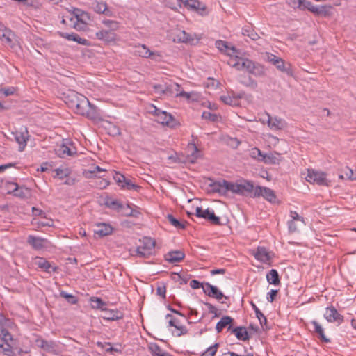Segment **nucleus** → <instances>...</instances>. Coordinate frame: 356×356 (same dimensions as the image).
<instances>
[{
    "instance_id": "nucleus-1",
    "label": "nucleus",
    "mask_w": 356,
    "mask_h": 356,
    "mask_svg": "<svg viewBox=\"0 0 356 356\" xmlns=\"http://www.w3.org/2000/svg\"><path fill=\"white\" fill-rule=\"evenodd\" d=\"M65 103L77 114L92 118L93 108L88 99L74 90H69L66 94Z\"/></svg>"
},
{
    "instance_id": "nucleus-2",
    "label": "nucleus",
    "mask_w": 356,
    "mask_h": 356,
    "mask_svg": "<svg viewBox=\"0 0 356 356\" xmlns=\"http://www.w3.org/2000/svg\"><path fill=\"white\" fill-rule=\"evenodd\" d=\"M113 179L120 190L138 192L141 189V186L134 183L131 179L118 171L113 170Z\"/></svg>"
},
{
    "instance_id": "nucleus-3",
    "label": "nucleus",
    "mask_w": 356,
    "mask_h": 356,
    "mask_svg": "<svg viewBox=\"0 0 356 356\" xmlns=\"http://www.w3.org/2000/svg\"><path fill=\"white\" fill-rule=\"evenodd\" d=\"M133 207H136L129 202L124 203L119 200H113V211H116L120 216L137 218L140 213Z\"/></svg>"
},
{
    "instance_id": "nucleus-4",
    "label": "nucleus",
    "mask_w": 356,
    "mask_h": 356,
    "mask_svg": "<svg viewBox=\"0 0 356 356\" xmlns=\"http://www.w3.org/2000/svg\"><path fill=\"white\" fill-rule=\"evenodd\" d=\"M228 63L238 70H245L249 74H252L254 67H256V65L258 63H255L248 58L236 56L234 58L231 57Z\"/></svg>"
},
{
    "instance_id": "nucleus-5",
    "label": "nucleus",
    "mask_w": 356,
    "mask_h": 356,
    "mask_svg": "<svg viewBox=\"0 0 356 356\" xmlns=\"http://www.w3.org/2000/svg\"><path fill=\"white\" fill-rule=\"evenodd\" d=\"M305 179L311 184L319 186H328L330 184V181L327 178L326 173L317 171L314 169L307 170V174L305 177Z\"/></svg>"
},
{
    "instance_id": "nucleus-6",
    "label": "nucleus",
    "mask_w": 356,
    "mask_h": 356,
    "mask_svg": "<svg viewBox=\"0 0 356 356\" xmlns=\"http://www.w3.org/2000/svg\"><path fill=\"white\" fill-rule=\"evenodd\" d=\"M140 243L136 250L137 256L145 258L152 254L155 247L154 240L150 237H144Z\"/></svg>"
},
{
    "instance_id": "nucleus-7",
    "label": "nucleus",
    "mask_w": 356,
    "mask_h": 356,
    "mask_svg": "<svg viewBox=\"0 0 356 356\" xmlns=\"http://www.w3.org/2000/svg\"><path fill=\"white\" fill-rule=\"evenodd\" d=\"M195 216L197 218H202L208 220L212 225H222L220 218L216 216L213 210L209 208L207 209H203L202 207H197L195 209Z\"/></svg>"
},
{
    "instance_id": "nucleus-8",
    "label": "nucleus",
    "mask_w": 356,
    "mask_h": 356,
    "mask_svg": "<svg viewBox=\"0 0 356 356\" xmlns=\"http://www.w3.org/2000/svg\"><path fill=\"white\" fill-rule=\"evenodd\" d=\"M12 134L15 138V140L19 145V151H24L30 137L27 128L22 127L19 130H16L15 131L12 132Z\"/></svg>"
},
{
    "instance_id": "nucleus-9",
    "label": "nucleus",
    "mask_w": 356,
    "mask_h": 356,
    "mask_svg": "<svg viewBox=\"0 0 356 356\" xmlns=\"http://www.w3.org/2000/svg\"><path fill=\"white\" fill-rule=\"evenodd\" d=\"M262 196L264 198H265L266 200H268L270 202H275L276 201V195L274 193V191L267 187H263V186H256L254 190V197H257Z\"/></svg>"
},
{
    "instance_id": "nucleus-10",
    "label": "nucleus",
    "mask_w": 356,
    "mask_h": 356,
    "mask_svg": "<svg viewBox=\"0 0 356 356\" xmlns=\"http://www.w3.org/2000/svg\"><path fill=\"white\" fill-rule=\"evenodd\" d=\"M6 185L7 188L14 186L12 191L9 192V193H12L14 196L22 199H27L31 196V191L28 188L19 186V185L15 182H7Z\"/></svg>"
},
{
    "instance_id": "nucleus-11",
    "label": "nucleus",
    "mask_w": 356,
    "mask_h": 356,
    "mask_svg": "<svg viewBox=\"0 0 356 356\" xmlns=\"http://www.w3.org/2000/svg\"><path fill=\"white\" fill-rule=\"evenodd\" d=\"M202 289L206 295L216 300H221L223 298L226 300L228 299V297L225 296L217 286H213L209 282H206L202 286Z\"/></svg>"
},
{
    "instance_id": "nucleus-12",
    "label": "nucleus",
    "mask_w": 356,
    "mask_h": 356,
    "mask_svg": "<svg viewBox=\"0 0 356 356\" xmlns=\"http://www.w3.org/2000/svg\"><path fill=\"white\" fill-rule=\"evenodd\" d=\"M156 120L158 123L166 125L171 128H175L179 124L178 121L172 116V115L164 111L161 113V115Z\"/></svg>"
},
{
    "instance_id": "nucleus-13",
    "label": "nucleus",
    "mask_w": 356,
    "mask_h": 356,
    "mask_svg": "<svg viewBox=\"0 0 356 356\" xmlns=\"http://www.w3.org/2000/svg\"><path fill=\"white\" fill-rule=\"evenodd\" d=\"M134 54L143 58L156 59L155 56H161L156 52L151 51L145 44H138L134 47Z\"/></svg>"
},
{
    "instance_id": "nucleus-14",
    "label": "nucleus",
    "mask_w": 356,
    "mask_h": 356,
    "mask_svg": "<svg viewBox=\"0 0 356 356\" xmlns=\"http://www.w3.org/2000/svg\"><path fill=\"white\" fill-rule=\"evenodd\" d=\"M324 317L328 322H337L340 324L343 321V316L333 306L325 309Z\"/></svg>"
},
{
    "instance_id": "nucleus-15",
    "label": "nucleus",
    "mask_w": 356,
    "mask_h": 356,
    "mask_svg": "<svg viewBox=\"0 0 356 356\" xmlns=\"http://www.w3.org/2000/svg\"><path fill=\"white\" fill-rule=\"evenodd\" d=\"M244 96L243 92L236 95L232 92V95L229 93L224 95H221L220 99L225 104L232 106H238L240 104V99Z\"/></svg>"
},
{
    "instance_id": "nucleus-16",
    "label": "nucleus",
    "mask_w": 356,
    "mask_h": 356,
    "mask_svg": "<svg viewBox=\"0 0 356 356\" xmlns=\"http://www.w3.org/2000/svg\"><path fill=\"white\" fill-rule=\"evenodd\" d=\"M27 243L35 250H40L46 248L48 241L45 238L29 235L27 237Z\"/></svg>"
},
{
    "instance_id": "nucleus-17",
    "label": "nucleus",
    "mask_w": 356,
    "mask_h": 356,
    "mask_svg": "<svg viewBox=\"0 0 356 356\" xmlns=\"http://www.w3.org/2000/svg\"><path fill=\"white\" fill-rule=\"evenodd\" d=\"M253 255L257 260L262 263H268L272 259L271 252L265 247L259 246Z\"/></svg>"
},
{
    "instance_id": "nucleus-18",
    "label": "nucleus",
    "mask_w": 356,
    "mask_h": 356,
    "mask_svg": "<svg viewBox=\"0 0 356 356\" xmlns=\"http://www.w3.org/2000/svg\"><path fill=\"white\" fill-rule=\"evenodd\" d=\"M35 265L47 273L56 272L58 269V266H53L50 262L43 257H37L35 259Z\"/></svg>"
},
{
    "instance_id": "nucleus-19",
    "label": "nucleus",
    "mask_w": 356,
    "mask_h": 356,
    "mask_svg": "<svg viewBox=\"0 0 356 356\" xmlns=\"http://www.w3.org/2000/svg\"><path fill=\"white\" fill-rule=\"evenodd\" d=\"M185 257V254L181 250H172L165 254V259L170 264L180 262Z\"/></svg>"
},
{
    "instance_id": "nucleus-20",
    "label": "nucleus",
    "mask_w": 356,
    "mask_h": 356,
    "mask_svg": "<svg viewBox=\"0 0 356 356\" xmlns=\"http://www.w3.org/2000/svg\"><path fill=\"white\" fill-rule=\"evenodd\" d=\"M58 35L67 40H72L76 42L78 44H83V45H88L89 42L88 40L85 38H81L78 34L72 33H67L63 32H58Z\"/></svg>"
},
{
    "instance_id": "nucleus-21",
    "label": "nucleus",
    "mask_w": 356,
    "mask_h": 356,
    "mask_svg": "<svg viewBox=\"0 0 356 356\" xmlns=\"http://www.w3.org/2000/svg\"><path fill=\"white\" fill-rule=\"evenodd\" d=\"M94 232L99 237L108 236L111 234V225L104 222H98L95 225Z\"/></svg>"
},
{
    "instance_id": "nucleus-22",
    "label": "nucleus",
    "mask_w": 356,
    "mask_h": 356,
    "mask_svg": "<svg viewBox=\"0 0 356 356\" xmlns=\"http://www.w3.org/2000/svg\"><path fill=\"white\" fill-rule=\"evenodd\" d=\"M233 318L229 316H225L217 323L216 325V330L218 333L222 332V330L228 325V330H232V323Z\"/></svg>"
},
{
    "instance_id": "nucleus-23",
    "label": "nucleus",
    "mask_w": 356,
    "mask_h": 356,
    "mask_svg": "<svg viewBox=\"0 0 356 356\" xmlns=\"http://www.w3.org/2000/svg\"><path fill=\"white\" fill-rule=\"evenodd\" d=\"M279 156L280 154L277 153L263 154L262 157L260 159V161L268 165L279 164L280 161Z\"/></svg>"
},
{
    "instance_id": "nucleus-24",
    "label": "nucleus",
    "mask_w": 356,
    "mask_h": 356,
    "mask_svg": "<svg viewBox=\"0 0 356 356\" xmlns=\"http://www.w3.org/2000/svg\"><path fill=\"white\" fill-rule=\"evenodd\" d=\"M216 47L220 51L224 52L230 56H232V54L237 52V50L234 47H229L227 42L222 40H217L216 42Z\"/></svg>"
},
{
    "instance_id": "nucleus-25",
    "label": "nucleus",
    "mask_w": 356,
    "mask_h": 356,
    "mask_svg": "<svg viewBox=\"0 0 356 356\" xmlns=\"http://www.w3.org/2000/svg\"><path fill=\"white\" fill-rule=\"evenodd\" d=\"M210 181L211 182L208 185L209 192L217 193L219 195L224 196L222 179L218 181L210 179Z\"/></svg>"
},
{
    "instance_id": "nucleus-26",
    "label": "nucleus",
    "mask_w": 356,
    "mask_h": 356,
    "mask_svg": "<svg viewBox=\"0 0 356 356\" xmlns=\"http://www.w3.org/2000/svg\"><path fill=\"white\" fill-rule=\"evenodd\" d=\"M231 332L234 334L238 340L248 341L250 338L249 334L245 327L240 326L232 328Z\"/></svg>"
},
{
    "instance_id": "nucleus-27",
    "label": "nucleus",
    "mask_w": 356,
    "mask_h": 356,
    "mask_svg": "<svg viewBox=\"0 0 356 356\" xmlns=\"http://www.w3.org/2000/svg\"><path fill=\"white\" fill-rule=\"evenodd\" d=\"M37 344L38 346L43 349L44 350L49 352V353H53L56 350V344L52 341H47L44 339H38L37 340Z\"/></svg>"
},
{
    "instance_id": "nucleus-28",
    "label": "nucleus",
    "mask_w": 356,
    "mask_h": 356,
    "mask_svg": "<svg viewBox=\"0 0 356 356\" xmlns=\"http://www.w3.org/2000/svg\"><path fill=\"white\" fill-rule=\"evenodd\" d=\"M242 34L253 41H256L260 38L251 24L245 25L243 27Z\"/></svg>"
},
{
    "instance_id": "nucleus-29",
    "label": "nucleus",
    "mask_w": 356,
    "mask_h": 356,
    "mask_svg": "<svg viewBox=\"0 0 356 356\" xmlns=\"http://www.w3.org/2000/svg\"><path fill=\"white\" fill-rule=\"evenodd\" d=\"M312 324L314 326V332L318 334V337L325 343H330V340L325 337L324 330L322 326L316 321H312Z\"/></svg>"
},
{
    "instance_id": "nucleus-30",
    "label": "nucleus",
    "mask_w": 356,
    "mask_h": 356,
    "mask_svg": "<svg viewBox=\"0 0 356 356\" xmlns=\"http://www.w3.org/2000/svg\"><path fill=\"white\" fill-rule=\"evenodd\" d=\"M268 124L269 127L273 130L282 129L285 126L284 120L277 118H270L268 116Z\"/></svg>"
},
{
    "instance_id": "nucleus-31",
    "label": "nucleus",
    "mask_w": 356,
    "mask_h": 356,
    "mask_svg": "<svg viewBox=\"0 0 356 356\" xmlns=\"http://www.w3.org/2000/svg\"><path fill=\"white\" fill-rule=\"evenodd\" d=\"M266 280L270 284L277 286L280 284V279L278 272L275 269H271L266 275Z\"/></svg>"
},
{
    "instance_id": "nucleus-32",
    "label": "nucleus",
    "mask_w": 356,
    "mask_h": 356,
    "mask_svg": "<svg viewBox=\"0 0 356 356\" xmlns=\"http://www.w3.org/2000/svg\"><path fill=\"white\" fill-rule=\"evenodd\" d=\"M341 179H346L350 181L356 180V172H354L352 169L346 166L341 169V173L339 175Z\"/></svg>"
},
{
    "instance_id": "nucleus-33",
    "label": "nucleus",
    "mask_w": 356,
    "mask_h": 356,
    "mask_svg": "<svg viewBox=\"0 0 356 356\" xmlns=\"http://www.w3.org/2000/svg\"><path fill=\"white\" fill-rule=\"evenodd\" d=\"M104 171V169H102L99 166H95L90 168V169L84 170L83 174L86 178L90 179L95 177H100V176H99L98 174L103 172Z\"/></svg>"
},
{
    "instance_id": "nucleus-34",
    "label": "nucleus",
    "mask_w": 356,
    "mask_h": 356,
    "mask_svg": "<svg viewBox=\"0 0 356 356\" xmlns=\"http://www.w3.org/2000/svg\"><path fill=\"white\" fill-rule=\"evenodd\" d=\"M276 67L280 71L286 73L288 76H293V72L291 68V65L289 63H286L283 59L277 62Z\"/></svg>"
},
{
    "instance_id": "nucleus-35",
    "label": "nucleus",
    "mask_w": 356,
    "mask_h": 356,
    "mask_svg": "<svg viewBox=\"0 0 356 356\" xmlns=\"http://www.w3.org/2000/svg\"><path fill=\"white\" fill-rule=\"evenodd\" d=\"M174 40L186 43L193 41V38L191 34L186 33L185 31H179L176 34V38H174Z\"/></svg>"
},
{
    "instance_id": "nucleus-36",
    "label": "nucleus",
    "mask_w": 356,
    "mask_h": 356,
    "mask_svg": "<svg viewBox=\"0 0 356 356\" xmlns=\"http://www.w3.org/2000/svg\"><path fill=\"white\" fill-rule=\"evenodd\" d=\"M166 218L169 222L175 227L179 229H185L187 222H180L178 219L175 218L173 215L168 214Z\"/></svg>"
},
{
    "instance_id": "nucleus-37",
    "label": "nucleus",
    "mask_w": 356,
    "mask_h": 356,
    "mask_svg": "<svg viewBox=\"0 0 356 356\" xmlns=\"http://www.w3.org/2000/svg\"><path fill=\"white\" fill-rule=\"evenodd\" d=\"M241 195H245L252 192L254 193V190L255 188L252 182L247 181L241 184Z\"/></svg>"
},
{
    "instance_id": "nucleus-38",
    "label": "nucleus",
    "mask_w": 356,
    "mask_h": 356,
    "mask_svg": "<svg viewBox=\"0 0 356 356\" xmlns=\"http://www.w3.org/2000/svg\"><path fill=\"white\" fill-rule=\"evenodd\" d=\"M180 85L177 83H172L165 86V90L162 89V93H178L180 92Z\"/></svg>"
},
{
    "instance_id": "nucleus-39",
    "label": "nucleus",
    "mask_w": 356,
    "mask_h": 356,
    "mask_svg": "<svg viewBox=\"0 0 356 356\" xmlns=\"http://www.w3.org/2000/svg\"><path fill=\"white\" fill-rule=\"evenodd\" d=\"M252 309H254L257 318L259 319L260 324L262 325L264 323L266 324L267 323V318L264 315V314L259 310V309L257 307V305L253 302H250Z\"/></svg>"
},
{
    "instance_id": "nucleus-40",
    "label": "nucleus",
    "mask_w": 356,
    "mask_h": 356,
    "mask_svg": "<svg viewBox=\"0 0 356 356\" xmlns=\"http://www.w3.org/2000/svg\"><path fill=\"white\" fill-rule=\"evenodd\" d=\"M185 6L197 11L205 10V8L204 6L202 7L201 3L197 0H188L187 2H186Z\"/></svg>"
},
{
    "instance_id": "nucleus-41",
    "label": "nucleus",
    "mask_w": 356,
    "mask_h": 356,
    "mask_svg": "<svg viewBox=\"0 0 356 356\" xmlns=\"http://www.w3.org/2000/svg\"><path fill=\"white\" fill-rule=\"evenodd\" d=\"M96 36L99 40L109 43L111 40V32L109 31H99L96 33Z\"/></svg>"
},
{
    "instance_id": "nucleus-42",
    "label": "nucleus",
    "mask_w": 356,
    "mask_h": 356,
    "mask_svg": "<svg viewBox=\"0 0 356 356\" xmlns=\"http://www.w3.org/2000/svg\"><path fill=\"white\" fill-rule=\"evenodd\" d=\"M59 151L63 156L65 155L73 156L76 153V149L74 147H70L66 145H61Z\"/></svg>"
},
{
    "instance_id": "nucleus-43",
    "label": "nucleus",
    "mask_w": 356,
    "mask_h": 356,
    "mask_svg": "<svg viewBox=\"0 0 356 356\" xmlns=\"http://www.w3.org/2000/svg\"><path fill=\"white\" fill-rule=\"evenodd\" d=\"M94 10L97 13L108 15L109 13L107 5L104 2H96L95 6H94Z\"/></svg>"
},
{
    "instance_id": "nucleus-44",
    "label": "nucleus",
    "mask_w": 356,
    "mask_h": 356,
    "mask_svg": "<svg viewBox=\"0 0 356 356\" xmlns=\"http://www.w3.org/2000/svg\"><path fill=\"white\" fill-rule=\"evenodd\" d=\"M11 343L5 342L1 337V334H0V351L4 353L7 355H9V353L11 352Z\"/></svg>"
},
{
    "instance_id": "nucleus-45",
    "label": "nucleus",
    "mask_w": 356,
    "mask_h": 356,
    "mask_svg": "<svg viewBox=\"0 0 356 356\" xmlns=\"http://www.w3.org/2000/svg\"><path fill=\"white\" fill-rule=\"evenodd\" d=\"M302 10H308L311 13L316 14V13H318V6H314L311 1H308L306 0H303L302 1V6L301 8Z\"/></svg>"
},
{
    "instance_id": "nucleus-46",
    "label": "nucleus",
    "mask_w": 356,
    "mask_h": 356,
    "mask_svg": "<svg viewBox=\"0 0 356 356\" xmlns=\"http://www.w3.org/2000/svg\"><path fill=\"white\" fill-rule=\"evenodd\" d=\"M252 75H254L257 77L265 76H266V70H265L264 66L258 63L257 65H256V67H254Z\"/></svg>"
},
{
    "instance_id": "nucleus-47",
    "label": "nucleus",
    "mask_w": 356,
    "mask_h": 356,
    "mask_svg": "<svg viewBox=\"0 0 356 356\" xmlns=\"http://www.w3.org/2000/svg\"><path fill=\"white\" fill-rule=\"evenodd\" d=\"M235 184L236 183L230 182L225 179H222V184L224 187V196H226L228 192H232V193H234Z\"/></svg>"
},
{
    "instance_id": "nucleus-48",
    "label": "nucleus",
    "mask_w": 356,
    "mask_h": 356,
    "mask_svg": "<svg viewBox=\"0 0 356 356\" xmlns=\"http://www.w3.org/2000/svg\"><path fill=\"white\" fill-rule=\"evenodd\" d=\"M148 348H149L151 354L152 355V356H159L163 351L161 349V348L157 343H150Z\"/></svg>"
},
{
    "instance_id": "nucleus-49",
    "label": "nucleus",
    "mask_w": 356,
    "mask_h": 356,
    "mask_svg": "<svg viewBox=\"0 0 356 356\" xmlns=\"http://www.w3.org/2000/svg\"><path fill=\"white\" fill-rule=\"evenodd\" d=\"M60 296L66 299V300L69 302V303H71V304H76L77 302H78V299L76 296L72 295V294H70V293H67V292L64 291H61L60 292Z\"/></svg>"
},
{
    "instance_id": "nucleus-50",
    "label": "nucleus",
    "mask_w": 356,
    "mask_h": 356,
    "mask_svg": "<svg viewBox=\"0 0 356 356\" xmlns=\"http://www.w3.org/2000/svg\"><path fill=\"white\" fill-rule=\"evenodd\" d=\"M219 346V343H216L214 345L209 347L201 356H215L217 349Z\"/></svg>"
},
{
    "instance_id": "nucleus-51",
    "label": "nucleus",
    "mask_w": 356,
    "mask_h": 356,
    "mask_svg": "<svg viewBox=\"0 0 356 356\" xmlns=\"http://www.w3.org/2000/svg\"><path fill=\"white\" fill-rule=\"evenodd\" d=\"M262 152L257 147L252 148L250 150V156L257 161H260V159L262 157Z\"/></svg>"
},
{
    "instance_id": "nucleus-52",
    "label": "nucleus",
    "mask_w": 356,
    "mask_h": 356,
    "mask_svg": "<svg viewBox=\"0 0 356 356\" xmlns=\"http://www.w3.org/2000/svg\"><path fill=\"white\" fill-rule=\"evenodd\" d=\"M169 325L170 327H174L179 330H181V333L178 334V336H181V334H184L187 332V330L184 327L179 326L177 325V321L174 318H171L169 321Z\"/></svg>"
},
{
    "instance_id": "nucleus-53",
    "label": "nucleus",
    "mask_w": 356,
    "mask_h": 356,
    "mask_svg": "<svg viewBox=\"0 0 356 356\" xmlns=\"http://www.w3.org/2000/svg\"><path fill=\"white\" fill-rule=\"evenodd\" d=\"M332 8L331 6H318V13H316L315 15H322L325 17L328 16L330 15V9Z\"/></svg>"
},
{
    "instance_id": "nucleus-54",
    "label": "nucleus",
    "mask_w": 356,
    "mask_h": 356,
    "mask_svg": "<svg viewBox=\"0 0 356 356\" xmlns=\"http://www.w3.org/2000/svg\"><path fill=\"white\" fill-rule=\"evenodd\" d=\"M156 294L163 299L166 298V286L164 283H161L157 286Z\"/></svg>"
},
{
    "instance_id": "nucleus-55",
    "label": "nucleus",
    "mask_w": 356,
    "mask_h": 356,
    "mask_svg": "<svg viewBox=\"0 0 356 356\" xmlns=\"http://www.w3.org/2000/svg\"><path fill=\"white\" fill-rule=\"evenodd\" d=\"M202 118L211 122H216L218 120V115L216 114L211 113L209 111H204Z\"/></svg>"
},
{
    "instance_id": "nucleus-56",
    "label": "nucleus",
    "mask_w": 356,
    "mask_h": 356,
    "mask_svg": "<svg viewBox=\"0 0 356 356\" xmlns=\"http://www.w3.org/2000/svg\"><path fill=\"white\" fill-rule=\"evenodd\" d=\"M303 0H286V3L293 8L301 9Z\"/></svg>"
},
{
    "instance_id": "nucleus-57",
    "label": "nucleus",
    "mask_w": 356,
    "mask_h": 356,
    "mask_svg": "<svg viewBox=\"0 0 356 356\" xmlns=\"http://www.w3.org/2000/svg\"><path fill=\"white\" fill-rule=\"evenodd\" d=\"M13 34L11 33L10 31H6V33H4L3 31L1 33V37L3 41H5L8 44L12 45V38L11 36H13Z\"/></svg>"
},
{
    "instance_id": "nucleus-58",
    "label": "nucleus",
    "mask_w": 356,
    "mask_h": 356,
    "mask_svg": "<svg viewBox=\"0 0 356 356\" xmlns=\"http://www.w3.org/2000/svg\"><path fill=\"white\" fill-rule=\"evenodd\" d=\"M54 172L56 173L54 177H57L60 179H64L65 177H66L68 175L67 170H63V169L57 168L54 170Z\"/></svg>"
},
{
    "instance_id": "nucleus-59",
    "label": "nucleus",
    "mask_w": 356,
    "mask_h": 356,
    "mask_svg": "<svg viewBox=\"0 0 356 356\" xmlns=\"http://www.w3.org/2000/svg\"><path fill=\"white\" fill-rule=\"evenodd\" d=\"M163 111L156 108L154 104H151L149 107V113L156 116V118L161 115V113Z\"/></svg>"
},
{
    "instance_id": "nucleus-60",
    "label": "nucleus",
    "mask_w": 356,
    "mask_h": 356,
    "mask_svg": "<svg viewBox=\"0 0 356 356\" xmlns=\"http://www.w3.org/2000/svg\"><path fill=\"white\" fill-rule=\"evenodd\" d=\"M1 334L5 342L10 343L12 344L13 339L12 335L8 332V331L3 330Z\"/></svg>"
},
{
    "instance_id": "nucleus-61",
    "label": "nucleus",
    "mask_w": 356,
    "mask_h": 356,
    "mask_svg": "<svg viewBox=\"0 0 356 356\" xmlns=\"http://www.w3.org/2000/svg\"><path fill=\"white\" fill-rule=\"evenodd\" d=\"M241 83L248 87H251L252 88H256L257 87V83L250 76L248 77V81H241Z\"/></svg>"
},
{
    "instance_id": "nucleus-62",
    "label": "nucleus",
    "mask_w": 356,
    "mask_h": 356,
    "mask_svg": "<svg viewBox=\"0 0 356 356\" xmlns=\"http://www.w3.org/2000/svg\"><path fill=\"white\" fill-rule=\"evenodd\" d=\"M91 301L94 303L92 305L93 307L103 309V306L104 305V303L102 301L100 298H92Z\"/></svg>"
},
{
    "instance_id": "nucleus-63",
    "label": "nucleus",
    "mask_w": 356,
    "mask_h": 356,
    "mask_svg": "<svg viewBox=\"0 0 356 356\" xmlns=\"http://www.w3.org/2000/svg\"><path fill=\"white\" fill-rule=\"evenodd\" d=\"M124 346H125L121 343H113V354L114 353H122Z\"/></svg>"
},
{
    "instance_id": "nucleus-64",
    "label": "nucleus",
    "mask_w": 356,
    "mask_h": 356,
    "mask_svg": "<svg viewBox=\"0 0 356 356\" xmlns=\"http://www.w3.org/2000/svg\"><path fill=\"white\" fill-rule=\"evenodd\" d=\"M278 293V290H276V289H271L270 292H268L267 293V300L269 302H273L275 299V297L277 295Z\"/></svg>"
}]
</instances>
